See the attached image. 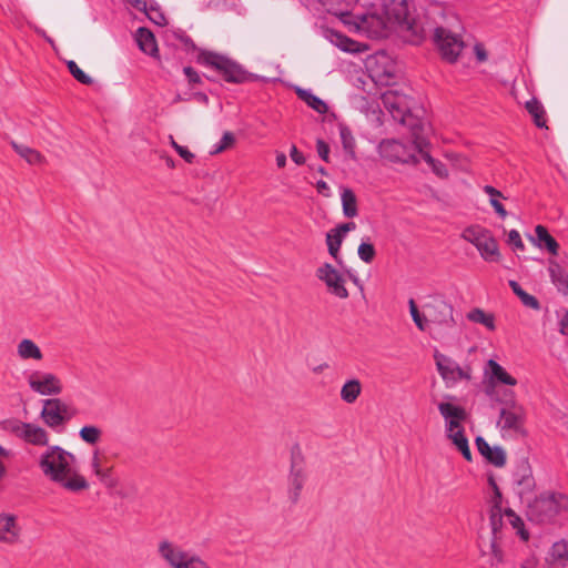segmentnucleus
Here are the masks:
<instances>
[{"mask_svg": "<svg viewBox=\"0 0 568 568\" xmlns=\"http://www.w3.org/2000/svg\"><path fill=\"white\" fill-rule=\"evenodd\" d=\"M41 473L50 481L65 490L78 493L89 488V483L80 474L77 457L59 445L48 446L37 457Z\"/></svg>", "mask_w": 568, "mask_h": 568, "instance_id": "obj_1", "label": "nucleus"}, {"mask_svg": "<svg viewBox=\"0 0 568 568\" xmlns=\"http://www.w3.org/2000/svg\"><path fill=\"white\" fill-rule=\"evenodd\" d=\"M565 513H568V496L560 493H542L527 500V517L536 524H551Z\"/></svg>", "mask_w": 568, "mask_h": 568, "instance_id": "obj_2", "label": "nucleus"}, {"mask_svg": "<svg viewBox=\"0 0 568 568\" xmlns=\"http://www.w3.org/2000/svg\"><path fill=\"white\" fill-rule=\"evenodd\" d=\"M383 13L389 26L396 24L402 32L409 33V42L418 44L424 39V29L412 17L407 0H384Z\"/></svg>", "mask_w": 568, "mask_h": 568, "instance_id": "obj_3", "label": "nucleus"}, {"mask_svg": "<svg viewBox=\"0 0 568 568\" xmlns=\"http://www.w3.org/2000/svg\"><path fill=\"white\" fill-rule=\"evenodd\" d=\"M199 62L204 67L216 70L230 83H245L256 78L255 74L246 71L236 61L213 51H201Z\"/></svg>", "mask_w": 568, "mask_h": 568, "instance_id": "obj_4", "label": "nucleus"}, {"mask_svg": "<svg viewBox=\"0 0 568 568\" xmlns=\"http://www.w3.org/2000/svg\"><path fill=\"white\" fill-rule=\"evenodd\" d=\"M428 314L430 336L435 339L443 337V331H450L456 326L454 306L442 295L430 296L424 304Z\"/></svg>", "mask_w": 568, "mask_h": 568, "instance_id": "obj_5", "label": "nucleus"}, {"mask_svg": "<svg viewBox=\"0 0 568 568\" xmlns=\"http://www.w3.org/2000/svg\"><path fill=\"white\" fill-rule=\"evenodd\" d=\"M501 404L497 426L500 428L503 436L524 435L526 412L524 407L514 399V393L510 390L506 392L505 399L501 400Z\"/></svg>", "mask_w": 568, "mask_h": 568, "instance_id": "obj_6", "label": "nucleus"}, {"mask_svg": "<svg viewBox=\"0 0 568 568\" xmlns=\"http://www.w3.org/2000/svg\"><path fill=\"white\" fill-rule=\"evenodd\" d=\"M3 429L28 445L45 448L50 446L49 433L37 424L11 418L3 422Z\"/></svg>", "mask_w": 568, "mask_h": 568, "instance_id": "obj_7", "label": "nucleus"}, {"mask_svg": "<svg viewBox=\"0 0 568 568\" xmlns=\"http://www.w3.org/2000/svg\"><path fill=\"white\" fill-rule=\"evenodd\" d=\"M463 239L471 243L486 262H499L498 243L491 233L480 226H470L463 232Z\"/></svg>", "mask_w": 568, "mask_h": 568, "instance_id": "obj_8", "label": "nucleus"}, {"mask_svg": "<svg viewBox=\"0 0 568 568\" xmlns=\"http://www.w3.org/2000/svg\"><path fill=\"white\" fill-rule=\"evenodd\" d=\"M42 404L40 416L44 424L51 428L63 426L77 414L75 408L58 397L44 399Z\"/></svg>", "mask_w": 568, "mask_h": 568, "instance_id": "obj_9", "label": "nucleus"}, {"mask_svg": "<svg viewBox=\"0 0 568 568\" xmlns=\"http://www.w3.org/2000/svg\"><path fill=\"white\" fill-rule=\"evenodd\" d=\"M355 29L371 39H381L388 36L389 24L384 13L366 12L353 16Z\"/></svg>", "mask_w": 568, "mask_h": 568, "instance_id": "obj_10", "label": "nucleus"}, {"mask_svg": "<svg viewBox=\"0 0 568 568\" xmlns=\"http://www.w3.org/2000/svg\"><path fill=\"white\" fill-rule=\"evenodd\" d=\"M434 358L437 371L446 386L452 387L460 381L471 379L473 372L469 365L460 366L456 361L439 352H435Z\"/></svg>", "mask_w": 568, "mask_h": 568, "instance_id": "obj_11", "label": "nucleus"}, {"mask_svg": "<svg viewBox=\"0 0 568 568\" xmlns=\"http://www.w3.org/2000/svg\"><path fill=\"white\" fill-rule=\"evenodd\" d=\"M434 41L444 60L449 63L457 61L464 48V42L456 30L437 27L434 30Z\"/></svg>", "mask_w": 568, "mask_h": 568, "instance_id": "obj_12", "label": "nucleus"}, {"mask_svg": "<svg viewBox=\"0 0 568 568\" xmlns=\"http://www.w3.org/2000/svg\"><path fill=\"white\" fill-rule=\"evenodd\" d=\"M27 382L30 389L41 396H57L63 390L61 379L55 374L44 371L30 372Z\"/></svg>", "mask_w": 568, "mask_h": 568, "instance_id": "obj_13", "label": "nucleus"}, {"mask_svg": "<svg viewBox=\"0 0 568 568\" xmlns=\"http://www.w3.org/2000/svg\"><path fill=\"white\" fill-rule=\"evenodd\" d=\"M415 145H406L397 140H383L378 145V152L383 159L393 163L417 164L419 162L412 151Z\"/></svg>", "mask_w": 568, "mask_h": 568, "instance_id": "obj_14", "label": "nucleus"}, {"mask_svg": "<svg viewBox=\"0 0 568 568\" xmlns=\"http://www.w3.org/2000/svg\"><path fill=\"white\" fill-rule=\"evenodd\" d=\"M316 276L322 281L327 292L337 298L346 300L348 291L345 287V278L343 275L329 263H324L316 270Z\"/></svg>", "mask_w": 568, "mask_h": 568, "instance_id": "obj_15", "label": "nucleus"}, {"mask_svg": "<svg viewBox=\"0 0 568 568\" xmlns=\"http://www.w3.org/2000/svg\"><path fill=\"white\" fill-rule=\"evenodd\" d=\"M158 551L161 558L172 568H186L187 564L195 555L169 540H162L159 544Z\"/></svg>", "mask_w": 568, "mask_h": 568, "instance_id": "obj_16", "label": "nucleus"}, {"mask_svg": "<svg viewBox=\"0 0 568 568\" xmlns=\"http://www.w3.org/2000/svg\"><path fill=\"white\" fill-rule=\"evenodd\" d=\"M438 412L445 420V432H453L455 428L463 427V422L467 418V412L464 407L452 402H439Z\"/></svg>", "mask_w": 568, "mask_h": 568, "instance_id": "obj_17", "label": "nucleus"}, {"mask_svg": "<svg viewBox=\"0 0 568 568\" xmlns=\"http://www.w3.org/2000/svg\"><path fill=\"white\" fill-rule=\"evenodd\" d=\"M382 102L394 120L404 122L405 114L409 109L405 94H399L396 90L389 89L383 93Z\"/></svg>", "mask_w": 568, "mask_h": 568, "instance_id": "obj_18", "label": "nucleus"}, {"mask_svg": "<svg viewBox=\"0 0 568 568\" xmlns=\"http://www.w3.org/2000/svg\"><path fill=\"white\" fill-rule=\"evenodd\" d=\"M514 483L521 501L529 500L528 495L535 489L536 483L528 463L524 462L518 466L514 474Z\"/></svg>", "mask_w": 568, "mask_h": 568, "instance_id": "obj_19", "label": "nucleus"}, {"mask_svg": "<svg viewBox=\"0 0 568 568\" xmlns=\"http://www.w3.org/2000/svg\"><path fill=\"white\" fill-rule=\"evenodd\" d=\"M21 535V527L12 514H0V542L16 544Z\"/></svg>", "mask_w": 568, "mask_h": 568, "instance_id": "obj_20", "label": "nucleus"}, {"mask_svg": "<svg viewBox=\"0 0 568 568\" xmlns=\"http://www.w3.org/2000/svg\"><path fill=\"white\" fill-rule=\"evenodd\" d=\"M305 473L303 467L296 462L292 463L290 476H288V488L287 497L291 503L296 504L300 499L301 491L305 484Z\"/></svg>", "mask_w": 568, "mask_h": 568, "instance_id": "obj_21", "label": "nucleus"}, {"mask_svg": "<svg viewBox=\"0 0 568 568\" xmlns=\"http://www.w3.org/2000/svg\"><path fill=\"white\" fill-rule=\"evenodd\" d=\"M476 446L480 455L495 467H503L506 464V453L500 446L490 447L484 437L478 436L475 439Z\"/></svg>", "mask_w": 568, "mask_h": 568, "instance_id": "obj_22", "label": "nucleus"}, {"mask_svg": "<svg viewBox=\"0 0 568 568\" xmlns=\"http://www.w3.org/2000/svg\"><path fill=\"white\" fill-rule=\"evenodd\" d=\"M414 145L416 151L420 154L422 159L430 166L432 171L438 176V178H447L448 176V170L446 165L436 159H434L428 151L425 149L428 146V142L425 139L417 138L414 141Z\"/></svg>", "mask_w": 568, "mask_h": 568, "instance_id": "obj_23", "label": "nucleus"}, {"mask_svg": "<svg viewBox=\"0 0 568 568\" xmlns=\"http://www.w3.org/2000/svg\"><path fill=\"white\" fill-rule=\"evenodd\" d=\"M490 481L494 485L495 499H494V505L490 509L489 519H490L493 539L498 540L500 538L499 535H500V530L503 527V519H504L505 515L501 511V506H500L501 494H500L498 487L496 486V484L494 483V480L490 479Z\"/></svg>", "mask_w": 568, "mask_h": 568, "instance_id": "obj_24", "label": "nucleus"}, {"mask_svg": "<svg viewBox=\"0 0 568 568\" xmlns=\"http://www.w3.org/2000/svg\"><path fill=\"white\" fill-rule=\"evenodd\" d=\"M17 355L21 361L40 362L43 359L40 347L30 338H23L17 344Z\"/></svg>", "mask_w": 568, "mask_h": 568, "instance_id": "obj_25", "label": "nucleus"}, {"mask_svg": "<svg viewBox=\"0 0 568 568\" xmlns=\"http://www.w3.org/2000/svg\"><path fill=\"white\" fill-rule=\"evenodd\" d=\"M549 275L557 290L568 296V273L557 263L550 261Z\"/></svg>", "mask_w": 568, "mask_h": 568, "instance_id": "obj_26", "label": "nucleus"}, {"mask_svg": "<svg viewBox=\"0 0 568 568\" xmlns=\"http://www.w3.org/2000/svg\"><path fill=\"white\" fill-rule=\"evenodd\" d=\"M488 373L490 377V382H498L505 385L515 386L517 381L515 377L509 375L506 369L499 365L496 361L489 359L487 362Z\"/></svg>", "mask_w": 568, "mask_h": 568, "instance_id": "obj_27", "label": "nucleus"}, {"mask_svg": "<svg viewBox=\"0 0 568 568\" xmlns=\"http://www.w3.org/2000/svg\"><path fill=\"white\" fill-rule=\"evenodd\" d=\"M549 562L560 567L568 566V539H561L552 544L549 551Z\"/></svg>", "mask_w": 568, "mask_h": 568, "instance_id": "obj_28", "label": "nucleus"}, {"mask_svg": "<svg viewBox=\"0 0 568 568\" xmlns=\"http://www.w3.org/2000/svg\"><path fill=\"white\" fill-rule=\"evenodd\" d=\"M448 439L455 445V447L462 453L463 457L470 462L471 453L468 444V439L464 433V427L455 428L453 432H445Z\"/></svg>", "mask_w": 568, "mask_h": 568, "instance_id": "obj_29", "label": "nucleus"}, {"mask_svg": "<svg viewBox=\"0 0 568 568\" xmlns=\"http://www.w3.org/2000/svg\"><path fill=\"white\" fill-rule=\"evenodd\" d=\"M136 42L141 51L149 55L158 52V45L154 34L146 28H139L136 31Z\"/></svg>", "mask_w": 568, "mask_h": 568, "instance_id": "obj_30", "label": "nucleus"}, {"mask_svg": "<svg viewBox=\"0 0 568 568\" xmlns=\"http://www.w3.org/2000/svg\"><path fill=\"white\" fill-rule=\"evenodd\" d=\"M537 245L541 248H546L552 255H556L559 250V244L552 237L548 230L544 225H537L535 227Z\"/></svg>", "mask_w": 568, "mask_h": 568, "instance_id": "obj_31", "label": "nucleus"}, {"mask_svg": "<svg viewBox=\"0 0 568 568\" xmlns=\"http://www.w3.org/2000/svg\"><path fill=\"white\" fill-rule=\"evenodd\" d=\"M296 94L317 113L324 114L327 112V104L321 98L314 95L311 90L296 88Z\"/></svg>", "mask_w": 568, "mask_h": 568, "instance_id": "obj_32", "label": "nucleus"}, {"mask_svg": "<svg viewBox=\"0 0 568 568\" xmlns=\"http://www.w3.org/2000/svg\"><path fill=\"white\" fill-rule=\"evenodd\" d=\"M339 138L345 153L352 159H356V141L351 129L345 124L338 125Z\"/></svg>", "mask_w": 568, "mask_h": 568, "instance_id": "obj_33", "label": "nucleus"}, {"mask_svg": "<svg viewBox=\"0 0 568 568\" xmlns=\"http://www.w3.org/2000/svg\"><path fill=\"white\" fill-rule=\"evenodd\" d=\"M468 321L484 325L489 331H495V316L481 308H473L467 313Z\"/></svg>", "mask_w": 568, "mask_h": 568, "instance_id": "obj_34", "label": "nucleus"}, {"mask_svg": "<svg viewBox=\"0 0 568 568\" xmlns=\"http://www.w3.org/2000/svg\"><path fill=\"white\" fill-rule=\"evenodd\" d=\"M343 214L346 217H355L358 214L357 200L351 189H344L341 194Z\"/></svg>", "mask_w": 568, "mask_h": 568, "instance_id": "obj_35", "label": "nucleus"}, {"mask_svg": "<svg viewBox=\"0 0 568 568\" xmlns=\"http://www.w3.org/2000/svg\"><path fill=\"white\" fill-rule=\"evenodd\" d=\"M345 236L342 235L338 231H335V227L329 230L326 233V244L328 253L338 262L339 261V248L344 241Z\"/></svg>", "mask_w": 568, "mask_h": 568, "instance_id": "obj_36", "label": "nucleus"}, {"mask_svg": "<svg viewBox=\"0 0 568 568\" xmlns=\"http://www.w3.org/2000/svg\"><path fill=\"white\" fill-rule=\"evenodd\" d=\"M362 390V386L358 379H349L347 381L342 389H341V398L347 403H354L359 396Z\"/></svg>", "mask_w": 568, "mask_h": 568, "instance_id": "obj_37", "label": "nucleus"}, {"mask_svg": "<svg viewBox=\"0 0 568 568\" xmlns=\"http://www.w3.org/2000/svg\"><path fill=\"white\" fill-rule=\"evenodd\" d=\"M408 305H409V313H410V316L413 318V322L415 323V325L417 326V328L422 332H429L430 333V325H429V321H428V314L424 311V313L422 314L416 304H415V301L413 298H410L408 301Z\"/></svg>", "mask_w": 568, "mask_h": 568, "instance_id": "obj_38", "label": "nucleus"}, {"mask_svg": "<svg viewBox=\"0 0 568 568\" xmlns=\"http://www.w3.org/2000/svg\"><path fill=\"white\" fill-rule=\"evenodd\" d=\"M526 109L529 114L532 116L535 124L538 128L546 126L545 120V109L542 104L537 99H531L526 102Z\"/></svg>", "mask_w": 568, "mask_h": 568, "instance_id": "obj_39", "label": "nucleus"}, {"mask_svg": "<svg viewBox=\"0 0 568 568\" xmlns=\"http://www.w3.org/2000/svg\"><path fill=\"white\" fill-rule=\"evenodd\" d=\"M11 145L14 151L29 164H39L43 160V156L37 150H33L27 145L18 144L17 142H11Z\"/></svg>", "mask_w": 568, "mask_h": 568, "instance_id": "obj_40", "label": "nucleus"}, {"mask_svg": "<svg viewBox=\"0 0 568 568\" xmlns=\"http://www.w3.org/2000/svg\"><path fill=\"white\" fill-rule=\"evenodd\" d=\"M148 18L156 26H165L168 23L164 13L161 11L160 6L154 0H149L146 11H143Z\"/></svg>", "mask_w": 568, "mask_h": 568, "instance_id": "obj_41", "label": "nucleus"}, {"mask_svg": "<svg viewBox=\"0 0 568 568\" xmlns=\"http://www.w3.org/2000/svg\"><path fill=\"white\" fill-rule=\"evenodd\" d=\"M321 3L327 8L328 11L335 14H345L347 9L357 3L358 0H320Z\"/></svg>", "mask_w": 568, "mask_h": 568, "instance_id": "obj_42", "label": "nucleus"}, {"mask_svg": "<svg viewBox=\"0 0 568 568\" xmlns=\"http://www.w3.org/2000/svg\"><path fill=\"white\" fill-rule=\"evenodd\" d=\"M102 436V430L95 425H85L79 430L81 440L89 445H95Z\"/></svg>", "mask_w": 568, "mask_h": 568, "instance_id": "obj_43", "label": "nucleus"}, {"mask_svg": "<svg viewBox=\"0 0 568 568\" xmlns=\"http://www.w3.org/2000/svg\"><path fill=\"white\" fill-rule=\"evenodd\" d=\"M504 515L520 538L525 541L528 540L529 534L524 528L523 519L510 508L505 509Z\"/></svg>", "mask_w": 568, "mask_h": 568, "instance_id": "obj_44", "label": "nucleus"}, {"mask_svg": "<svg viewBox=\"0 0 568 568\" xmlns=\"http://www.w3.org/2000/svg\"><path fill=\"white\" fill-rule=\"evenodd\" d=\"M331 41L336 44L341 50L345 52H353L355 51V41L349 39L348 37L339 33V32H332L331 34Z\"/></svg>", "mask_w": 568, "mask_h": 568, "instance_id": "obj_45", "label": "nucleus"}, {"mask_svg": "<svg viewBox=\"0 0 568 568\" xmlns=\"http://www.w3.org/2000/svg\"><path fill=\"white\" fill-rule=\"evenodd\" d=\"M234 143H235L234 134L230 131H226L223 133L221 140L216 144L213 145L212 150L210 151V154L211 155L219 154V153L225 151L226 149L233 146Z\"/></svg>", "mask_w": 568, "mask_h": 568, "instance_id": "obj_46", "label": "nucleus"}, {"mask_svg": "<svg viewBox=\"0 0 568 568\" xmlns=\"http://www.w3.org/2000/svg\"><path fill=\"white\" fill-rule=\"evenodd\" d=\"M68 69L73 78L82 84H92L93 80L73 61L68 62Z\"/></svg>", "mask_w": 568, "mask_h": 568, "instance_id": "obj_47", "label": "nucleus"}, {"mask_svg": "<svg viewBox=\"0 0 568 568\" xmlns=\"http://www.w3.org/2000/svg\"><path fill=\"white\" fill-rule=\"evenodd\" d=\"M358 257L365 262L371 263L376 254L375 247L368 242H362L357 250Z\"/></svg>", "mask_w": 568, "mask_h": 568, "instance_id": "obj_48", "label": "nucleus"}, {"mask_svg": "<svg viewBox=\"0 0 568 568\" xmlns=\"http://www.w3.org/2000/svg\"><path fill=\"white\" fill-rule=\"evenodd\" d=\"M99 480L108 487H113L115 485V479L113 478L112 467H102V469L95 474Z\"/></svg>", "mask_w": 568, "mask_h": 568, "instance_id": "obj_49", "label": "nucleus"}, {"mask_svg": "<svg viewBox=\"0 0 568 568\" xmlns=\"http://www.w3.org/2000/svg\"><path fill=\"white\" fill-rule=\"evenodd\" d=\"M519 300L526 307H529V308H532L536 311L540 310L539 301L535 296L528 294L526 291L523 294H520Z\"/></svg>", "mask_w": 568, "mask_h": 568, "instance_id": "obj_50", "label": "nucleus"}, {"mask_svg": "<svg viewBox=\"0 0 568 568\" xmlns=\"http://www.w3.org/2000/svg\"><path fill=\"white\" fill-rule=\"evenodd\" d=\"M508 243L513 245L515 250L523 251L525 248L524 242L521 241L520 234L517 230H511L508 233Z\"/></svg>", "mask_w": 568, "mask_h": 568, "instance_id": "obj_51", "label": "nucleus"}, {"mask_svg": "<svg viewBox=\"0 0 568 568\" xmlns=\"http://www.w3.org/2000/svg\"><path fill=\"white\" fill-rule=\"evenodd\" d=\"M316 150H317L318 156L323 161L329 162V146L325 141L318 139L316 142Z\"/></svg>", "mask_w": 568, "mask_h": 568, "instance_id": "obj_52", "label": "nucleus"}, {"mask_svg": "<svg viewBox=\"0 0 568 568\" xmlns=\"http://www.w3.org/2000/svg\"><path fill=\"white\" fill-rule=\"evenodd\" d=\"M90 466L94 475L102 469L103 466L101 463L99 450L93 452Z\"/></svg>", "mask_w": 568, "mask_h": 568, "instance_id": "obj_53", "label": "nucleus"}, {"mask_svg": "<svg viewBox=\"0 0 568 568\" xmlns=\"http://www.w3.org/2000/svg\"><path fill=\"white\" fill-rule=\"evenodd\" d=\"M183 73L187 78L189 82H191V83H200L201 82V78H200L199 73L192 67H184Z\"/></svg>", "mask_w": 568, "mask_h": 568, "instance_id": "obj_54", "label": "nucleus"}, {"mask_svg": "<svg viewBox=\"0 0 568 568\" xmlns=\"http://www.w3.org/2000/svg\"><path fill=\"white\" fill-rule=\"evenodd\" d=\"M489 203L494 207L495 212L499 215V217L505 219L507 216V211L499 202V199H489Z\"/></svg>", "mask_w": 568, "mask_h": 568, "instance_id": "obj_55", "label": "nucleus"}, {"mask_svg": "<svg viewBox=\"0 0 568 568\" xmlns=\"http://www.w3.org/2000/svg\"><path fill=\"white\" fill-rule=\"evenodd\" d=\"M176 153L187 163H192L195 155L185 146L176 148Z\"/></svg>", "mask_w": 568, "mask_h": 568, "instance_id": "obj_56", "label": "nucleus"}, {"mask_svg": "<svg viewBox=\"0 0 568 568\" xmlns=\"http://www.w3.org/2000/svg\"><path fill=\"white\" fill-rule=\"evenodd\" d=\"M290 156L297 165H301L305 162L304 155L297 150L295 145L291 146Z\"/></svg>", "mask_w": 568, "mask_h": 568, "instance_id": "obj_57", "label": "nucleus"}, {"mask_svg": "<svg viewBox=\"0 0 568 568\" xmlns=\"http://www.w3.org/2000/svg\"><path fill=\"white\" fill-rule=\"evenodd\" d=\"M186 568H210L209 565L196 554L193 556Z\"/></svg>", "mask_w": 568, "mask_h": 568, "instance_id": "obj_58", "label": "nucleus"}, {"mask_svg": "<svg viewBox=\"0 0 568 568\" xmlns=\"http://www.w3.org/2000/svg\"><path fill=\"white\" fill-rule=\"evenodd\" d=\"M483 191L487 195H489V199H500V197H504L503 193L499 190H497L494 186H491V185H485L483 187Z\"/></svg>", "mask_w": 568, "mask_h": 568, "instance_id": "obj_59", "label": "nucleus"}, {"mask_svg": "<svg viewBox=\"0 0 568 568\" xmlns=\"http://www.w3.org/2000/svg\"><path fill=\"white\" fill-rule=\"evenodd\" d=\"M356 229V224L354 222L343 223L335 227V231H338L342 235L346 236L349 231Z\"/></svg>", "mask_w": 568, "mask_h": 568, "instance_id": "obj_60", "label": "nucleus"}, {"mask_svg": "<svg viewBox=\"0 0 568 568\" xmlns=\"http://www.w3.org/2000/svg\"><path fill=\"white\" fill-rule=\"evenodd\" d=\"M125 1L139 11H146V4H148L149 0H125Z\"/></svg>", "mask_w": 568, "mask_h": 568, "instance_id": "obj_61", "label": "nucleus"}, {"mask_svg": "<svg viewBox=\"0 0 568 568\" xmlns=\"http://www.w3.org/2000/svg\"><path fill=\"white\" fill-rule=\"evenodd\" d=\"M560 332L565 335L568 334V311L565 312L560 320Z\"/></svg>", "mask_w": 568, "mask_h": 568, "instance_id": "obj_62", "label": "nucleus"}, {"mask_svg": "<svg viewBox=\"0 0 568 568\" xmlns=\"http://www.w3.org/2000/svg\"><path fill=\"white\" fill-rule=\"evenodd\" d=\"M475 52H476L477 60H478L479 62H484V61H486V59H487V53H486V51H485V49H484V48H481L480 45H478V44H477V45L475 47Z\"/></svg>", "mask_w": 568, "mask_h": 568, "instance_id": "obj_63", "label": "nucleus"}, {"mask_svg": "<svg viewBox=\"0 0 568 568\" xmlns=\"http://www.w3.org/2000/svg\"><path fill=\"white\" fill-rule=\"evenodd\" d=\"M316 187H317V191L320 193H323L325 195H327L329 193V190H331L328 184L325 181H323V180L317 181Z\"/></svg>", "mask_w": 568, "mask_h": 568, "instance_id": "obj_64", "label": "nucleus"}]
</instances>
